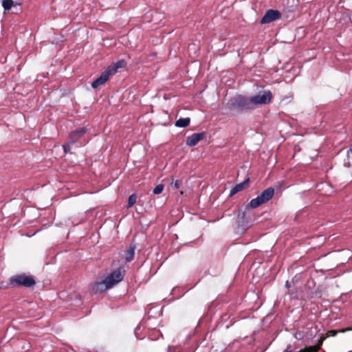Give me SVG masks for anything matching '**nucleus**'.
I'll list each match as a JSON object with an SVG mask.
<instances>
[{
	"label": "nucleus",
	"mask_w": 352,
	"mask_h": 352,
	"mask_svg": "<svg viewBox=\"0 0 352 352\" xmlns=\"http://www.w3.org/2000/svg\"><path fill=\"white\" fill-rule=\"evenodd\" d=\"M228 105L230 110L248 111L253 109L251 98H248L240 95L231 98Z\"/></svg>",
	"instance_id": "nucleus-1"
},
{
	"label": "nucleus",
	"mask_w": 352,
	"mask_h": 352,
	"mask_svg": "<svg viewBox=\"0 0 352 352\" xmlns=\"http://www.w3.org/2000/svg\"><path fill=\"white\" fill-rule=\"evenodd\" d=\"M10 284L12 287H32L36 285V280L32 275L21 274L11 276Z\"/></svg>",
	"instance_id": "nucleus-2"
},
{
	"label": "nucleus",
	"mask_w": 352,
	"mask_h": 352,
	"mask_svg": "<svg viewBox=\"0 0 352 352\" xmlns=\"http://www.w3.org/2000/svg\"><path fill=\"white\" fill-rule=\"evenodd\" d=\"M274 195V188L269 187L264 190L256 198L252 199L249 203L248 206L251 208H256L258 206L268 202Z\"/></svg>",
	"instance_id": "nucleus-3"
},
{
	"label": "nucleus",
	"mask_w": 352,
	"mask_h": 352,
	"mask_svg": "<svg viewBox=\"0 0 352 352\" xmlns=\"http://www.w3.org/2000/svg\"><path fill=\"white\" fill-rule=\"evenodd\" d=\"M125 273L124 267L120 266L113 270L105 279L109 285L113 287L123 280Z\"/></svg>",
	"instance_id": "nucleus-4"
},
{
	"label": "nucleus",
	"mask_w": 352,
	"mask_h": 352,
	"mask_svg": "<svg viewBox=\"0 0 352 352\" xmlns=\"http://www.w3.org/2000/svg\"><path fill=\"white\" fill-rule=\"evenodd\" d=\"M272 99V94L270 91H263L262 94H257L251 97L252 108L258 105L270 104Z\"/></svg>",
	"instance_id": "nucleus-5"
},
{
	"label": "nucleus",
	"mask_w": 352,
	"mask_h": 352,
	"mask_svg": "<svg viewBox=\"0 0 352 352\" xmlns=\"http://www.w3.org/2000/svg\"><path fill=\"white\" fill-rule=\"evenodd\" d=\"M281 17V13L276 10H268L261 20V24L270 23L275 21Z\"/></svg>",
	"instance_id": "nucleus-6"
},
{
	"label": "nucleus",
	"mask_w": 352,
	"mask_h": 352,
	"mask_svg": "<svg viewBox=\"0 0 352 352\" xmlns=\"http://www.w3.org/2000/svg\"><path fill=\"white\" fill-rule=\"evenodd\" d=\"M111 288L109 284L107 282V280L104 278L100 282L96 283L91 288V292L93 294L102 293L107 289Z\"/></svg>",
	"instance_id": "nucleus-7"
},
{
	"label": "nucleus",
	"mask_w": 352,
	"mask_h": 352,
	"mask_svg": "<svg viewBox=\"0 0 352 352\" xmlns=\"http://www.w3.org/2000/svg\"><path fill=\"white\" fill-rule=\"evenodd\" d=\"M205 137H206L205 132L193 133L192 135L187 138L186 142V145H188L189 146H194L197 145V144L199 141L204 139Z\"/></svg>",
	"instance_id": "nucleus-8"
},
{
	"label": "nucleus",
	"mask_w": 352,
	"mask_h": 352,
	"mask_svg": "<svg viewBox=\"0 0 352 352\" xmlns=\"http://www.w3.org/2000/svg\"><path fill=\"white\" fill-rule=\"evenodd\" d=\"M111 76V74L109 72V70L107 69L105 71H104L101 75L96 78L92 83L91 87L94 89L97 88L101 85H103L105 83L109 78V77Z\"/></svg>",
	"instance_id": "nucleus-9"
},
{
	"label": "nucleus",
	"mask_w": 352,
	"mask_h": 352,
	"mask_svg": "<svg viewBox=\"0 0 352 352\" xmlns=\"http://www.w3.org/2000/svg\"><path fill=\"white\" fill-rule=\"evenodd\" d=\"M87 132L86 127H81L69 133V138L70 144L75 143L78 139H80Z\"/></svg>",
	"instance_id": "nucleus-10"
},
{
	"label": "nucleus",
	"mask_w": 352,
	"mask_h": 352,
	"mask_svg": "<svg viewBox=\"0 0 352 352\" xmlns=\"http://www.w3.org/2000/svg\"><path fill=\"white\" fill-rule=\"evenodd\" d=\"M126 65V62L124 60H118V62H116V63H113V64L109 65L107 69L111 74V75H113L116 73L118 69L123 68Z\"/></svg>",
	"instance_id": "nucleus-11"
},
{
	"label": "nucleus",
	"mask_w": 352,
	"mask_h": 352,
	"mask_svg": "<svg viewBox=\"0 0 352 352\" xmlns=\"http://www.w3.org/2000/svg\"><path fill=\"white\" fill-rule=\"evenodd\" d=\"M248 182H249V179H247L244 182L235 185L231 189V190L230 192V196H233L235 194H236L237 192H239L243 190V189H245L246 188V186H248Z\"/></svg>",
	"instance_id": "nucleus-12"
},
{
	"label": "nucleus",
	"mask_w": 352,
	"mask_h": 352,
	"mask_svg": "<svg viewBox=\"0 0 352 352\" xmlns=\"http://www.w3.org/2000/svg\"><path fill=\"white\" fill-rule=\"evenodd\" d=\"M324 340V338H320L318 343L316 345L306 347L300 350V352H318L320 349Z\"/></svg>",
	"instance_id": "nucleus-13"
},
{
	"label": "nucleus",
	"mask_w": 352,
	"mask_h": 352,
	"mask_svg": "<svg viewBox=\"0 0 352 352\" xmlns=\"http://www.w3.org/2000/svg\"><path fill=\"white\" fill-rule=\"evenodd\" d=\"M135 245L131 244L129 248L125 251V263L131 262L135 254Z\"/></svg>",
	"instance_id": "nucleus-14"
},
{
	"label": "nucleus",
	"mask_w": 352,
	"mask_h": 352,
	"mask_svg": "<svg viewBox=\"0 0 352 352\" xmlns=\"http://www.w3.org/2000/svg\"><path fill=\"white\" fill-rule=\"evenodd\" d=\"M344 164L347 167L352 166V144L350 149L346 151V157L344 159Z\"/></svg>",
	"instance_id": "nucleus-15"
},
{
	"label": "nucleus",
	"mask_w": 352,
	"mask_h": 352,
	"mask_svg": "<svg viewBox=\"0 0 352 352\" xmlns=\"http://www.w3.org/2000/svg\"><path fill=\"white\" fill-rule=\"evenodd\" d=\"M190 119L189 118H181L176 120L175 126L177 127H186L190 124Z\"/></svg>",
	"instance_id": "nucleus-16"
},
{
	"label": "nucleus",
	"mask_w": 352,
	"mask_h": 352,
	"mask_svg": "<svg viewBox=\"0 0 352 352\" xmlns=\"http://www.w3.org/2000/svg\"><path fill=\"white\" fill-rule=\"evenodd\" d=\"M13 6L12 0H3L2 1V6L5 10H9Z\"/></svg>",
	"instance_id": "nucleus-17"
},
{
	"label": "nucleus",
	"mask_w": 352,
	"mask_h": 352,
	"mask_svg": "<svg viewBox=\"0 0 352 352\" xmlns=\"http://www.w3.org/2000/svg\"><path fill=\"white\" fill-rule=\"evenodd\" d=\"M137 197L135 194H132L129 196L128 199L127 208L132 207L136 202Z\"/></svg>",
	"instance_id": "nucleus-18"
},
{
	"label": "nucleus",
	"mask_w": 352,
	"mask_h": 352,
	"mask_svg": "<svg viewBox=\"0 0 352 352\" xmlns=\"http://www.w3.org/2000/svg\"><path fill=\"white\" fill-rule=\"evenodd\" d=\"M338 333H340L339 330H330L326 333L325 336H322L320 338H324L325 340L327 338L336 336Z\"/></svg>",
	"instance_id": "nucleus-19"
},
{
	"label": "nucleus",
	"mask_w": 352,
	"mask_h": 352,
	"mask_svg": "<svg viewBox=\"0 0 352 352\" xmlns=\"http://www.w3.org/2000/svg\"><path fill=\"white\" fill-rule=\"evenodd\" d=\"M164 190V186L162 184L157 185L153 189V193L155 195L160 194Z\"/></svg>",
	"instance_id": "nucleus-20"
},
{
	"label": "nucleus",
	"mask_w": 352,
	"mask_h": 352,
	"mask_svg": "<svg viewBox=\"0 0 352 352\" xmlns=\"http://www.w3.org/2000/svg\"><path fill=\"white\" fill-rule=\"evenodd\" d=\"M182 184V180L177 179L175 181H174L173 179L171 185L173 186V187L175 189H179L180 188Z\"/></svg>",
	"instance_id": "nucleus-21"
},
{
	"label": "nucleus",
	"mask_w": 352,
	"mask_h": 352,
	"mask_svg": "<svg viewBox=\"0 0 352 352\" xmlns=\"http://www.w3.org/2000/svg\"><path fill=\"white\" fill-rule=\"evenodd\" d=\"M70 143L66 145H63V150L65 153H68L70 151Z\"/></svg>",
	"instance_id": "nucleus-22"
},
{
	"label": "nucleus",
	"mask_w": 352,
	"mask_h": 352,
	"mask_svg": "<svg viewBox=\"0 0 352 352\" xmlns=\"http://www.w3.org/2000/svg\"><path fill=\"white\" fill-rule=\"evenodd\" d=\"M349 331H352V327H347V328H344V329H342L339 330V331L340 333H344V332Z\"/></svg>",
	"instance_id": "nucleus-23"
},
{
	"label": "nucleus",
	"mask_w": 352,
	"mask_h": 352,
	"mask_svg": "<svg viewBox=\"0 0 352 352\" xmlns=\"http://www.w3.org/2000/svg\"><path fill=\"white\" fill-rule=\"evenodd\" d=\"M283 352H292V350L291 349V346H288Z\"/></svg>",
	"instance_id": "nucleus-24"
},
{
	"label": "nucleus",
	"mask_w": 352,
	"mask_h": 352,
	"mask_svg": "<svg viewBox=\"0 0 352 352\" xmlns=\"http://www.w3.org/2000/svg\"><path fill=\"white\" fill-rule=\"evenodd\" d=\"M291 285H290V283L287 280L286 283H285V287L289 289Z\"/></svg>",
	"instance_id": "nucleus-25"
}]
</instances>
